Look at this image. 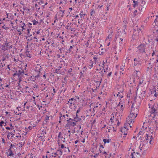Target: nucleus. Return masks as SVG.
I'll return each mask as SVG.
<instances>
[{"label": "nucleus", "instance_id": "obj_1", "mask_svg": "<svg viewBox=\"0 0 158 158\" xmlns=\"http://www.w3.org/2000/svg\"><path fill=\"white\" fill-rule=\"evenodd\" d=\"M130 114L127 118V121L130 124L134 122V120L137 117L139 110L137 108L133 107V104L131 106Z\"/></svg>", "mask_w": 158, "mask_h": 158}, {"label": "nucleus", "instance_id": "obj_2", "mask_svg": "<svg viewBox=\"0 0 158 158\" xmlns=\"http://www.w3.org/2000/svg\"><path fill=\"white\" fill-rule=\"evenodd\" d=\"M138 50L140 53L143 54L146 53V50L147 49L146 45L144 44H141L137 47Z\"/></svg>", "mask_w": 158, "mask_h": 158}, {"label": "nucleus", "instance_id": "obj_3", "mask_svg": "<svg viewBox=\"0 0 158 158\" xmlns=\"http://www.w3.org/2000/svg\"><path fill=\"white\" fill-rule=\"evenodd\" d=\"M127 123H125L124 124V127L121 130L122 132L123 133H124V135H127V133H126L125 132V131H127L128 130V128L127 127V126H128V125H131V123L130 124L129 123H128V122H127L126 121Z\"/></svg>", "mask_w": 158, "mask_h": 158}, {"label": "nucleus", "instance_id": "obj_4", "mask_svg": "<svg viewBox=\"0 0 158 158\" xmlns=\"http://www.w3.org/2000/svg\"><path fill=\"white\" fill-rule=\"evenodd\" d=\"M65 115L64 114L62 116V114H60V116H59V117L60 120H61L62 119H63V117H64V121H65V122H68V123L66 124V126L65 127L66 128L67 127H69V119H68V118L66 119L65 118Z\"/></svg>", "mask_w": 158, "mask_h": 158}, {"label": "nucleus", "instance_id": "obj_5", "mask_svg": "<svg viewBox=\"0 0 158 158\" xmlns=\"http://www.w3.org/2000/svg\"><path fill=\"white\" fill-rule=\"evenodd\" d=\"M156 110H157L156 108V106H153L151 108L150 112L151 114H154V115H155Z\"/></svg>", "mask_w": 158, "mask_h": 158}, {"label": "nucleus", "instance_id": "obj_6", "mask_svg": "<svg viewBox=\"0 0 158 158\" xmlns=\"http://www.w3.org/2000/svg\"><path fill=\"white\" fill-rule=\"evenodd\" d=\"M67 135H66L65 134H64V137H62V139H61V140L63 141V142H66L67 141L68 142V137H66Z\"/></svg>", "mask_w": 158, "mask_h": 158}, {"label": "nucleus", "instance_id": "obj_7", "mask_svg": "<svg viewBox=\"0 0 158 158\" xmlns=\"http://www.w3.org/2000/svg\"><path fill=\"white\" fill-rule=\"evenodd\" d=\"M76 124V123L75 121L71 118H70V125H71L73 126H74Z\"/></svg>", "mask_w": 158, "mask_h": 158}, {"label": "nucleus", "instance_id": "obj_8", "mask_svg": "<svg viewBox=\"0 0 158 158\" xmlns=\"http://www.w3.org/2000/svg\"><path fill=\"white\" fill-rule=\"evenodd\" d=\"M67 150H68L69 152V147H67V148H66V149L65 148L61 149L60 151H58V152H60L61 153H62L63 152L65 153V152L67 151Z\"/></svg>", "mask_w": 158, "mask_h": 158}, {"label": "nucleus", "instance_id": "obj_9", "mask_svg": "<svg viewBox=\"0 0 158 158\" xmlns=\"http://www.w3.org/2000/svg\"><path fill=\"white\" fill-rule=\"evenodd\" d=\"M133 1L134 4H133V6L134 8H135L136 6H138L139 2L138 1H135V0H132Z\"/></svg>", "mask_w": 158, "mask_h": 158}, {"label": "nucleus", "instance_id": "obj_10", "mask_svg": "<svg viewBox=\"0 0 158 158\" xmlns=\"http://www.w3.org/2000/svg\"><path fill=\"white\" fill-rule=\"evenodd\" d=\"M126 25H124L123 27V30L122 33H123V35H124L126 34V32L125 31V29H126Z\"/></svg>", "mask_w": 158, "mask_h": 158}, {"label": "nucleus", "instance_id": "obj_11", "mask_svg": "<svg viewBox=\"0 0 158 158\" xmlns=\"http://www.w3.org/2000/svg\"><path fill=\"white\" fill-rule=\"evenodd\" d=\"M110 141L111 139H103V140L104 144H106V143H108Z\"/></svg>", "mask_w": 158, "mask_h": 158}, {"label": "nucleus", "instance_id": "obj_12", "mask_svg": "<svg viewBox=\"0 0 158 158\" xmlns=\"http://www.w3.org/2000/svg\"><path fill=\"white\" fill-rule=\"evenodd\" d=\"M154 90V92H155V93L154 94V96L155 97H157L158 95V90H156V89L155 88L153 89Z\"/></svg>", "mask_w": 158, "mask_h": 158}, {"label": "nucleus", "instance_id": "obj_13", "mask_svg": "<svg viewBox=\"0 0 158 158\" xmlns=\"http://www.w3.org/2000/svg\"><path fill=\"white\" fill-rule=\"evenodd\" d=\"M67 2H67L66 0H61L60 3H59V4H66L67 3Z\"/></svg>", "mask_w": 158, "mask_h": 158}, {"label": "nucleus", "instance_id": "obj_14", "mask_svg": "<svg viewBox=\"0 0 158 158\" xmlns=\"http://www.w3.org/2000/svg\"><path fill=\"white\" fill-rule=\"evenodd\" d=\"M118 35H117V38H120L121 37V36L122 35L123 33H121V32H119V31L118 32Z\"/></svg>", "mask_w": 158, "mask_h": 158}, {"label": "nucleus", "instance_id": "obj_15", "mask_svg": "<svg viewBox=\"0 0 158 158\" xmlns=\"http://www.w3.org/2000/svg\"><path fill=\"white\" fill-rule=\"evenodd\" d=\"M17 74V76H18V77L21 78V77H22V73H21V70H18V73Z\"/></svg>", "mask_w": 158, "mask_h": 158}, {"label": "nucleus", "instance_id": "obj_16", "mask_svg": "<svg viewBox=\"0 0 158 158\" xmlns=\"http://www.w3.org/2000/svg\"><path fill=\"white\" fill-rule=\"evenodd\" d=\"M74 121H75L76 122H77L81 120V119L78 118L77 117V116H76V117H74Z\"/></svg>", "mask_w": 158, "mask_h": 158}, {"label": "nucleus", "instance_id": "obj_17", "mask_svg": "<svg viewBox=\"0 0 158 158\" xmlns=\"http://www.w3.org/2000/svg\"><path fill=\"white\" fill-rule=\"evenodd\" d=\"M85 14H83V11L82 10L81 11V12L79 14V15H80V17L81 18L83 17L84 16H85Z\"/></svg>", "mask_w": 158, "mask_h": 158}, {"label": "nucleus", "instance_id": "obj_18", "mask_svg": "<svg viewBox=\"0 0 158 158\" xmlns=\"http://www.w3.org/2000/svg\"><path fill=\"white\" fill-rule=\"evenodd\" d=\"M57 156V158H59L60 157L59 156H58L56 154V153H52V156L53 157H56Z\"/></svg>", "mask_w": 158, "mask_h": 158}, {"label": "nucleus", "instance_id": "obj_19", "mask_svg": "<svg viewBox=\"0 0 158 158\" xmlns=\"http://www.w3.org/2000/svg\"><path fill=\"white\" fill-rule=\"evenodd\" d=\"M139 60H137L136 61H135L134 63V66H136L138 64H139Z\"/></svg>", "mask_w": 158, "mask_h": 158}, {"label": "nucleus", "instance_id": "obj_20", "mask_svg": "<svg viewBox=\"0 0 158 158\" xmlns=\"http://www.w3.org/2000/svg\"><path fill=\"white\" fill-rule=\"evenodd\" d=\"M91 64H89V66H88V67L90 69H91L92 67L93 66V62L91 61Z\"/></svg>", "mask_w": 158, "mask_h": 158}, {"label": "nucleus", "instance_id": "obj_21", "mask_svg": "<svg viewBox=\"0 0 158 158\" xmlns=\"http://www.w3.org/2000/svg\"><path fill=\"white\" fill-rule=\"evenodd\" d=\"M102 80V79H101V80L100 81H96L97 83V87H99L100 86L101 84V82Z\"/></svg>", "mask_w": 158, "mask_h": 158}, {"label": "nucleus", "instance_id": "obj_22", "mask_svg": "<svg viewBox=\"0 0 158 158\" xmlns=\"http://www.w3.org/2000/svg\"><path fill=\"white\" fill-rule=\"evenodd\" d=\"M135 155L136 153L135 152H132L131 154V156L132 158H135V157L134 156V155Z\"/></svg>", "mask_w": 158, "mask_h": 158}, {"label": "nucleus", "instance_id": "obj_23", "mask_svg": "<svg viewBox=\"0 0 158 158\" xmlns=\"http://www.w3.org/2000/svg\"><path fill=\"white\" fill-rule=\"evenodd\" d=\"M60 70V69H56L55 70H54V73H59V71Z\"/></svg>", "mask_w": 158, "mask_h": 158}, {"label": "nucleus", "instance_id": "obj_24", "mask_svg": "<svg viewBox=\"0 0 158 158\" xmlns=\"http://www.w3.org/2000/svg\"><path fill=\"white\" fill-rule=\"evenodd\" d=\"M103 69H102V68H101L100 69V73L102 74V76H103L104 75V73H103Z\"/></svg>", "mask_w": 158, "mask_h": 158}, {"label": "nucleus", "instance_id": "obj_25", "mask_svg": "<svg viewBox=\"0 0 158 158\" xmlns=\"http://www.w3.org/2000/svg\"><path fill=\"white\" fill-rule=\"evenodd\" d=\"M137 12V10H135L133 12L134 15L132 16L133 17H135L137 14H136V13Z\"/></svg>", "mask_w": 158, "mask_h": 158}, {"label": "nucleus", "instance_id": "obj_26", "mask_svg": "<svg viewBox=\"0 0 158 158\" xmlns=\"http://www.w3.org/2000/svg\"><path fill=\"white\" fill-rule=\"evenodd\" d=\"M81 108H79L77 110V112H76V116H77V114L79 113L81 109Z\"/></svg>", "mask_w": 158, "mask_h": 158}, {"label": "nucleus", "instance_id": "obj_27", "mask_svg": "<svg viewBox=\"0 0 158 158\" xmlns=\"http://www.w3.org/2000/svg\"><path fill=\"white\" fill-rule=\"evenodd\" d=\"M32 22H33V24L34 25H36V24L37 23H38V21H36L35 20H33L32 21Z\"/></svg>", "mask_w": 158, "mask_h": 158}, {"label": "nucleus", "instance_id": "obj_28", "mask_svg": "<svg viewBox=\"0 0 158 158\" xmlns=\"http://www.w3.org/2000/svg\"><path fill=\"white\" fill-rule=\"evenodd\" d=\"M40 70H41V69H39V70H38L37 72H39V74L36 75V76H35V77H39L40 76V75H39V74L40 73Z\"/></svg>", "mask_w": 158, "mask_h": 158}, {"label": "nucleus", "instance_id": "obj_29", "mask_svg": "<svg viewBox=\"0 0 158 158\" xmlns=\"http://www.w3.org/2000/svg\"><path fill=\"white\" fill-rule=\"evenodd\" d=\"M14 154L13 153V152L12 151H11L10 152L9 154L7 155L8 156H12L13 155H14Z\"/></svg>", "mask_w": 158, "mask_h": 158}, {"label": "nucleus", "instance_id": "obj_30", "mask_svg": "<svg viewBox=\"0 0 158 158\" xmlns=\"http://www.w3.org/2000/svg\"><path fill=\"white\" fill-rule=\"evenodd\" d=\"M146 136H145V139L146 140H148L149 139V136L148 135V134H146Z\"/></svg>", "mask_w": 158, "mask_h": 158}, {"label": "nucleus", "instance_id": "obj_31", "mask_svg": "<svg viewBox=\"0 0 158 158\" xmlns=\"http://www.w3.org/2000/svg\"><path fill=\"white\" fill-rule=\"evenodd\" d=\"M150 36V35H148V41L149 42V43H150L151 42V40H152L153 39L152 38L149 39V37Z\"/></svg>", "mask_w": 158, "mask_h": 158}, {"label": "nucleus", "instance_id": "obj_32", "mask_svg": "<svg viewBox=\"0 0 158 158\" xmlns=\"http://www.w3.org/2000/svg\"><path fill=\"white\" fill-rule=\"evenodd\" d=\"M58 137L59 139H62V137L61 136V134L60 132H59V135H58Z\"/></svg>", "mask_w": 158, "mask_h": 158}, {"label": "nucleus", "instance_id": "obj_33", "mask_svg": "<svg viewBox=\"0 0 158 158\" xmlns=\"http://www.w3.org/2000/svg\"><path fill=\"white\" fill-rule=\"evenodd\" d=\"M140 3L142 4V5H144L145 3V1H144L143 0H140Z\"/></svg>", "mask_w": 158, "mask_h": 158}, {"label": "nucleus", "instance_id": "obj_34", "mask_svg": "<svg viewBox=\"0 0 158 158\" xmlns=\"http://www.w3.org/2000/svg\"><path fill=\"white\" fill-rule=\"evenodd\" d=\"M4 124V122L3 121H2L0 122V127H2L3 124Z\"/></svg>", "mask_w": 158, "mask_h": 158}, {"label": "nucleus", "instance_id": "obj_35", "mask_svg": "<svg viewBox=\"0 0 158 158\" xmlns=\"http://www.w3.org/2000/svg\"><path fill=\"white\" fill-rule=\"evenodd\" d=\"M61 149H64V148H65V149H66V147H64V145L63 144H61Z\"/></svg>", "mask_w": 158, "mask_h": 158}, {"label": "nucleus", "instance_id": "obj_36", "mask_svg": "<svg viewBox=\"0 0 158 158\" xmlns=\"http://www.w3.org/2000/svg\"><path fill=\"white\" fill-rule=\"evenodd\" d=\"M75 15V14L74 15V14H71V15H70V18H71L72 17H74V16Z\"/></svg>", "mask_w": 158, "mask_h": 158}, {"label": "nucleus", "instance_id": "obj_37", "mask_svg": "<svg viewBox=\"0 0 158 158\" xmlns=\"http://www.w3.org/2000/svg\"><path fill=\"white\" fill-rule=\"evenodd\" d=\"M75 31V30L74 29H72L71 30V34H74V31Z\"/></svg>", "mask_w": 158, "mask_h": 158}, {"label": "nucleus", "instance_id": "obj_38", "mask_svg": "<svg viewBox=\"0 0 158 158\" xmlns=\"http://www.w3.org/2000/svg\"><path fill=\"white\" fill-rule=\"evenodd\" d=\"M112 74V72H110V73H109L107 74V77H110L111 75Z\"/></svg>", "mask_w": 158, "mask_h": 158}, {"label": "nucleus", "instance_id": "obj_39", "mask_svg": "<svg viewBox=\"0 0 158 158\" xmlns=\"http://www.w3.org/2000/svg\"><path fill=\"white\" fill-rule=\"evenodd\" d=\"M156 19H155L154 21V22L155 23H156V22H157V18L158 17V16L157 15H156Z\"/></svg>", "mask_w": 158, "mask_h": 158}, {"label": "nucleus", "instance_id": "obj_40", "mask_svg": "<svg viewBox=\"0 0 158 158\" xmlns=\"http://www.w3.org/2000/svg\"><path fill=\"white\" fill-rule=\"evenodd\" d=\"M76 34H73V35H70L71 37H73L75 36Z\"/></svg>", "mask_w": 158, "mask_h": 158}, {"label": "nucleus", "instance_id": "obj_41", "mask_svg": "<svg viewBox=\"0 0 158 158\" xmlns=\"http://www.w3.org/2000/svg\"><path fill=\"white\" fill-rule=\"evenodd\" d=\"M7 131V132H8V134L7 135V138H8L9 139L10 133L8 131Z\"/></svg>", "mask_w": 158, "mask_h": 158}, {"label": "nucleus", "instance_id": "obj_42", "mask_svg": "<svg viewBox=\"0 0 158 158\" xmlns=\"http://www.w3.org/2000/svg\"><path fill=\"white\" fill-rule=\"evenodd\" d=\"M49 117L48 116H46V117H45V120H46V121H47L48 120H49Z\"/></svg>", "mask_w": 158, "mask_h": 158}, {"label": "nucleus", "instance_id": "obj_43", "mask_svg": "<svg viewBox=\"0 0 158 158\" xmlns=\"http://www.w3.org/2000/svg\"><path fill=\"white\" fill-rule=\"evenodd\" d=\"M143 133V132L141 131H140L139 133H138V135H141L142 134V133Z\"/></svg>", "mask_w": 158, "mask_h": 158}, {"label": "nucleus", "instance_id": "obj_44", "mask_svg": "<svg viewBox=\"0 0 158 158\" xmlns=\"http://www.w3.org/2000/svg\"><path fill=\"white\" fill-rule=\"evenodd\" d=\"M98 153H96L95 155L94 156V157H96L98 156Z\"/></svg>", "mask_w": 158, "mask_h": 158}, {"label": "nucleus", "instance_id": "obj_45", "mask_svg": "<svg viewBox=\"0 0 158 158\" xmlns=\"http://www.w3.org/2000/svg\"><path fill=\"white\" fill-rule=\"evenodd\" d=\"M85 45L86 46L88 47V45H89V42L88 41L86 43H85Z\"/></svg>", "mask_w": 158, "mask_h": 158}, {"label": "nucleus", "instance_id": "obj_46", "mask_svg": "<svg viewBox=\"0 0 158 158\" xmlns=\"http://www.w3.org/2000/svg\"><path fill=\"white\" fill-rule=\"evenodd\" d=\"M30 30H31V29H28L27 30V35H29V32H30V31H29Z\"/></svg>", "mask_w": 158, "mask_h": 158}, {"label": "nucleus", "instance_id": "obj_47", "mask_svg": "<svg viewBox=\"0 0 158 158\" xmlns=\"http://www.w3.org/2000/svg\"><path fill=\"white\" fill-rule=\"evenodd\" d=\"M2 49H4L5 48V45H2Z\"/></svg>", "mask_w": 158, "mask_h": 158}, {"label": "nucleus", "instance_id": "obj_48", "mask_svg": "<svg viewBox=\"0 0 158 158\" xmlns=\"http://www.w3.org/2000/svg\"><path fill=\"white\" fill-rule=\"evenodd\" d=\"M78 17H79L78 15H76V14H75V15L74 16V17H75V18H78Z\"/></svg>", "mask_w": 158, "mask_h": 158}, {"label": "nucleus", "instance_id": "obj_49", "mask_svg": "<svg viewBox=\"0 0 158 158\" xmlns=\"http://www.w3.org/2000/svg\"><path fill=\"white\" fill-rule=\"evenodd\" d=\"M73 47H74L75 48H76V47H75V46L73 45L72 46H70V49H71L72 48H73Z\"/></svg>", "mask_w": 158, "mask_h": 158}, {"label": "nucleus", "instance_id": "obj_50", "mask_svg": "<svg viewBox=\"0 0 158 158\" xmlns=\"http://www.w3.org/2000/svg\"><path fill=\"white\" fill-rule=\"evenodd\" d=\"M154 40L156 41V42H157L158 41V38L156 37L155 39H154Z\"/></svg>", "mask_w": 158, "mask_h": 158}, {"label": "nucleus", "instance_id": "obj_51", "mask_svg": "<svg viewBox=\"0 0 158 158\" xmlns=\"http://www.w3.org/2000/svg\"><path fill=\"white\" fill-rule=\"evenodd\" d=\"M93 13H94V10H93L90 13L91 15H93Z\"/></svg>", "mask_w": 158, "mask_h": 158}, {"label": "nucleus", "instance_id": "obj_52", "mask_svg": "<svg viewBox=\"0 0 158 158\" xmlns=\"http://www.w3.org/2000/svg\"><path fill=\"white\" fill-rule=\"evenodd\" d=\"M28 37V36H27L26 37V39L27 40V41H30L31 40H32V39L31 38V39H27V38Z\"/></svg>", "mask_w": 158, "mask_h": 158}, {"label": "nucleus", "instance_id": "obj_53", "mask_svg": "<svg viewBox=\"0 0 158 158\" xmlns=\"http://www.w3.org/2000/svg\"><path fill=\"white\" fill-rule=\"evenodd\" d=\"M15 146L14 145V144H13L11 143L10 144V148H11V147H15Z\"/></svg>", "mask_w": 158, "mask_h": 158}, {"label": "nucleus", "instance_id": "obj_54", "mask_svg": "<svg viewBox=\"0 0 158 158\" xmlns=\"http://www.w3.org/2000/svg\"><path fill=\"white\" fill-rule=\"evenodd\" d=\"M123 94L122 93V95L120 94V95L119 96V97H120L121 98H123Z\"/></svg>", "mask_w": 158, "mask_h": 158}, {"label": "nucleus", "instance_id": "obj_55", "mask_svg": "<svg viewBox=\"0 0 158 158\" xmlns=\"http://www.w3.org/2000/svg\"><path fill=\"white\" fill-rule=\"evenodd\" d=\"M2 143H5V140L3 138H2Z\"/></svg>", "mask_w": 158, "mask_h": 158}, {"label": "nucleus", "instance_id": "obj_56", "mask_svg": "<svg viewBox=\"0 0 158 158\" xmlns=\"http://www.w3.org/2000/svg\"><path fill=\"white\" fill-rule=\"evenodd\" d=\"M5 45L6 47L8 46V43L7 42H6L5 43Z\"/></svg>", "mask_w": 158, "mask_h": 158}, {"label": "nucleus", "instance_id": "obj_57", "mask_svg": "<svg viewBox=\"0 0 158 158\" xmlns=\"http://www.w3.org/2000/svg\"><path fill=\"white\" fill-rule=\"evenodd\" d=\"M114 116H113V117H111L110 119V120H111V121L113 120L114 119Z\"/></svg>", "mask_w": 158, "mask_h": 158}, {"label": "nucleus", "instance_id": "obj_58", "mask_svg": "<svg viewBox=\"0 0 158 158\" xmlns=\"http://www.w3.org/2000/svg\"><path fill=\"white\" fill-rule=\"evenodd\" d=\"M17 74H17V73H15L13 74V76L14 77H15V76H16L17 75Z\"/></svg>", "mask_w": 158, "mask_h": 158}, {"label": "nucleus", "instance_id": "obj_59", "mask_svg": "<svg viewBox=\"0 0 158 158\" xmlns=\"http://www.w3.org/2000/svg\"><path fill=\"white\" fill-rule=\"evenodd\" d=\"M6 129L8 130H10V128L9 127H6Z\"/></svg>", "mask_w": 158, "mask_h": 158}, {"label": "nucleus", "instance_id": "obj_60", "mask_svg": "<svg viewBox=\"0 0 158 158\" xmlns=\"http://www.w3.org/2000/svg\"><path fill=\"white\" fill-rule=\"evenodd\" d=\"M40 30H39L38 31L36 32V34H40Z\"/></svg>", "mask_w": 158, "mask_h": 158}, {"label": "nucleus", "instance_id": "obj_61", "mask_svg": "<svg viewBox=\"0 0 158 158\" xmlns=\"http://www.w3.org/2000/svg\"><path fill=\"white\" fill-rule=\"evenodd\" d=\"M139 60V59H136V58H135L134 59V61L135 62V61H136L137 60Z\"/></svg>", "mask_w": 158, "mask_h": 158}, {"label": "nucleus", "instance_id": "obj_62", "mask_svg": "<svg viewBox=\"0 0 158 158\" xmlns=\"http://www.w3.org/2000/svg\"><path fill=\"white\" fill-rule=\"evenodd\" d=\"M27 56L28 57H29L30 58H31V55L30 54H27Z\"/></svg>", "mask_w": 158, "mask_h": 158}, {"label": "nucleus", "instance_id": "obj_63", "mask_svg": "<svg viewBox=\"0 0 158 158\" xmlns=\"http://www.w3.org/2000/svg\"><path fill=\"white\" fill-rule=\"evenodd\" d=\"M40 2L42 4H43L44 3V2L42 0H40Z\"/></svg>", "mask_w": 158, "mask_h": 158}, {"label": "nucleus", "instance_id": "obj_64", "mask_svg": "<svg viewBox=\"0 0 158 158\" xmlns=\"http://www.w3.org/2000/svg\"><path fill=\"white\" fill-rule=\"evenodd\" d=\"M123 89H122V90H119V92L120 93L121 92V93H123Z\"/></svg>", "mask_w": 158, "mask_h": 158}]
</instances>
